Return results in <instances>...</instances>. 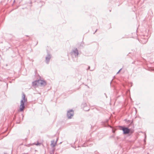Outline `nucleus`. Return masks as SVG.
<instances>
[{"label": "nucleus", "instance_id": "obj_1", "mask_svg": "<svg viewBox=\"0 0 154 154\" xmlns=\"http://www.w3.org/2000/svg\"><path fill=\"white\" fill-rule=\"evenodd\" d=\"M46 82L43 80H38L32 83V85L34 86H45L46 85Z\"/></svg>", "mask_w": 154, "mask_h": 154}, {"label": "nucleus", "instance_id": "obj_2", "mask_svg": "<svg viewBox=\"0 0 154 154\" xmlns=\"http://www.w3.org/2000/svg\"><path fill=\"white\" fill-rule=\"evenodd\" d=\"M26 100L25 98V96L23 95L22 96V100L21 101L20 105V111H23L25 108L24 103L26 102Z\"/></svg>", "mask_w": 154, "mask_h": 154}, {"label": "nucleus", "instance_id": "obj_3", "mask_svg": "<svg viewBox=\"0 0 154 154\" xmlns=\"http://www.w3.org/2000/svg\"><path fill=\"white\" fill-rule=\"evenodd\" d=\"M120 129L122 130L123 131V133L124 134H129L130 132V129L121 126L120 127Z\"/></svg>", "mask_w": 154, "mask_h": 154}, {"label": "nucleus", "instance_id": "obj_4", "mask_svg": "<svg viewBox=\"0 0 154 154\" xmlns=\"http://www.w3.org/2000/svg\"><path fill=\"white\" fill-rule=\"evenodd\" d=\"M78 54V51L77 49H74L71 52V54L72 56L73 55H74L75 56H77Z\"/></svg>", "mask_w": 154, "mask_h": 154}, {"label": "nucleus", "instance_id": "obj_5", "mask_svg": "<svg viewBox=\"0 0 154 154\" xmlns=\"http://www.w3.org/2000/svg\"><path fill=\"white\" fill-rule=\"evenodd\" d=\"M74 115V112L73 110H71L68 111L67 113V116L69 119L71 118V117L72 116Z\"/></svg>", "mask_w": 154, "mask_h": 154}, {"label": "nucleus", "instance_id": "obj_6", "mask_svg": "<svg viewBox=\"0 0 154 154\" xmlns=\"http://www.w3.org/2000/svg\"><path fill=\"white\" fill-rule=\"evenodd\" d=\"M51 58V56L50 55H48L46 58V62L47 63H48L50 59Z\"/></svg>", "mask_w": 154, "mask_h": 154}, {"label": "nucleus", "instance_id": "obj_7", "mask_svg": "<svg viewBox=\"0 0 154 154\" xmlns=\"http://www.w3.org/2000/svg\"><path fill=\"white\" fill-rule=\"evenodd\" d=\"M56 145V143H51V145L52 146H53L54 147Z\"/></svg>", "mask_w": 154, "mask_h": 154}]
</instances>
